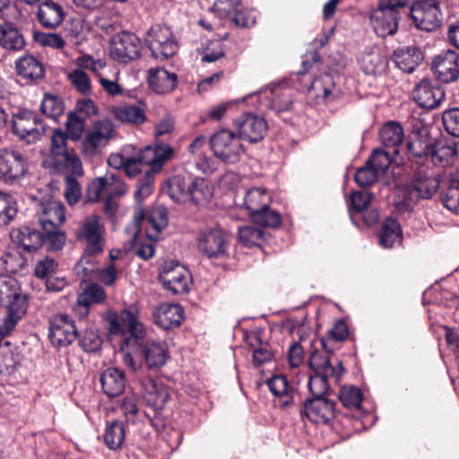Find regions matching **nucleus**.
<instances>
[{"label":"nucleus","instance_id":"obj_3","mask_svg":"<svg viewBox=\"0 0 459 459\" xmlns=\"http://www.w3.org/2000/svg\"><path fill=\"white\" fill-rule=\"evenodd\" d=\"M175 156V150L171 145H145L139 150L136 157L128 156L124 170L126 176L132 178L142 170V166L146 165L149 169L146 172L157 174L163 165Z\"/></svg>","mask_w":459,"mask_h":459},{"label":"nucleus","instance_id":"obj_17","mask_svg":"<svg viewBox=\"0 0 459 459\" xmlns=\"http://www.w3.org/2000/svg\"><path fill=\"white\" fill-rule=\"evenodd\" d=\"M413 156L430 160L437 166L446 167L456 157V145H404Z\"/></svg>","mask_w":459,"mask_h":459},{"label":"nucleus","instance_id":"obj_2","mask_svg":"<svg viewBox=\"0 0 459 459\" xmlns=\"http://www.w3.org/2000/svg\"><path fill=\"white\" fill-rule=\"evenodd\" d=\"M0 306L6 307L4 316L5 333H11L25 315L28 301L22 292L18 281L8 275H0Z\"/></svg>","mask_w":459,"mask_h":459},{"label":"nucleus","instance_id":"obj_49","mask_svg":"<svg viewBox=\"0 0 459 459\" xmlns=\"http://www.w3.org/2000/svg\"><path fill=\"white\" fill-rule=\"evenodd\" d=\"M164 191L176 203L184 202L188 197V186L180 176H175L169 179Z\"/></svg>","mask_w":459,"mask_h":459},{"label":"nucleus","instance_id":"obj_16","mask_svg":"<svg viewBox=\"0 0 459 459\" xmlns=\"http://www.w3.org/2000/svg\"><path fill=\"white\" fill-rule=\"evenodd\" d=\"M126 192V186L119 178L112 173L92 180L87 188V200L91 203L99 202L101 197H115Z\"/></svg>","mask_w":459,"mask_h":459},{"label":"nucleus","instance_id":"obj_5","mask_svg":"<svg viewBox=\"0 0 459 459\" xmlns=\"http://www.w3.org/2000/svg\"><path fill=\"white\" fill-rule=\"evenodd\" d=\"M105 227L101 218L91 214L79 223L75 230L78 241L85 244L84 254L96 255L103 252L105 246Z\"/></svg>","mask_w":459,"mask_h":459},{"label":"nucleus","instance_id":"obj_43","mask_svg":"<svg viewBox=\"0 0 459 459\" xmlns=\"http://www.w3.org/2000/svg\"><path fill=\"white\" fill-rule=\"evenodd\" d=\"M381 143H403L404 129L397 121L385 123L378 131Z\"/></svg>","mask_w":459,"mask_h":459},{"label":"nucleus","instance_id":"obj_53","mask_svg":"<svg viewBox=\"0 0 459 459\" xmlns=\"http://www.w3.org/2000/svg\"><path fill=\"white\" fill-rule=\"evenodd\" d=\"M339 400L348 409H359L363 400V394L358 387L343 386L340 390Z\"/></svg>","mask_w":459,"mask_h":459},{"label":"nucleus","instance_id":"obj_64","mask_svg":"<svg viewBox=\"0 0 459 459\" xmlns=\"http://www.w3.org/2000/svg\"><path fill=\"white\" fill-rule=\"evenodd\" d=\"M70 79L80 92L83 94L90 93L91 80L85 72L76 69L70 74Z\"/></svg>","mask_w":459,"mask_h":459},{"label":"nucleus","instance_id":"obj_14","mask_svg":"<svg viewBox=\"0 0 459 459\" xmlns=\"http://www.w3.org/2000/svg\"><path fill=\"white\" fill-rule=\"evenodd\" d=\"M78 337L74 322L65 314H56L49 320L48 338L55 347H65Z\"/></svg>","mask_w":459,"mask_h":459},{"label":"nucleus","instance_id":"obj_8","mask_svg":"<svg viewBox=\"0 0 459 459\" xmlns=\"http://www.w3.org/2000/svg\"><path fill=\"white\" fill-rule=\"evenodd\" d=\"M146 45L155 58H169L178 50V43L169 27L161 24L152 26L147 31Z\"/></svg>","mask_w":459,"mask_h":459},{"label":"nucleus","instance_id":"obj_30","mask_svg":"<svg viewBox=\"0 0 459 459\" xmlns=\"http://www.w3.org/2000/svg\"><path fill=\"white\" fill-rule=\"evenodd\" d=\"M63 6L53 1L46 0L41 3L37 12V18L45 28L54 29L60 25L65 18Z\"/></svg>","mask_w":459,"mask_h":459},{"label":"nucleus","instance_id":"obj_25","mask_svg":"<svg viewBox=\"0 0 459 459\" xmlns=\"http://www.w3.org/2000/svg\"><path fill=\"white\" fill-rule=\"evenodd\" d=\"M27 41L22 29L12 22L0 23V48L10 53H17L25 49Z\"/></svg>","mask_w":459,"mask_h":459},{"label":"nucleus","instance_id":"obj_34","mask_svg":"<svg viewBox=\"0 0 459 459\" xmlns=\"http://www.w3.org/2000/svg\"><path fill=\"white\" fill-rule=\"evenodd\" d=\"M116 134L114 124L110 119H100L93 123L82 143H98L101 141L115 140Z\"/></svg>","mask_w":459,"mask_h":459},{"label":"nucleus","instance_id":"obj_40","mask_svg":"<svg viewBox=\"0 0 459 459\" xmlns=\"http://www.w3.org/2000/svg\"><path fill=\"white\" fill-rule=\"evenodd\" d=\"M308 364L315 374L336 376V378L340 377L339 370L331 364L329 356L318 351H315L311 353Z\"/></svg>","mask_w":459,"mask_h":459},{"label":"nucleus","instance_id":"obj_10","mask_svg":"<svg viewBox=\"0 0 459 459\" xmlns=\"http://www.w3.org/2000/svg\"><path fill=\"white\" fill-rule=\"evenodd\" d=\"M45 168L56 171L69 170L76 176H82L83 169L80 158L67 148V145H50L49 153L42 161Z\"/></svg>","mask_w":459,"mask_h":459},{"label":"nucleus","instance_id":"obj_41","mask_svg":"<svg viewBox=\"0 0 459 459\" xmlns=\"http://www.w3.org/2000/svg\"><path fill=\"white\" fill-rule=\"evenodd\" d=\"M389 150L385 151L382 148L376 149L371 154L370 158L368 160V165H370L374 168L378 173L384 172L386 170L391 162L393 161V158L391 157V152L397 154L398 151L396 147L398 145H385ZM405 150H407L404 145H402Z\"/></svg>","mask_w":459,"mask_h":459},{"label":"nucleus","instance_id":"obj_38","mask_svg":"<svg viewBox=\"0 0 459 459\" xmlns=\"http://www.w3.org/2000/svg\"><path fill=\"white\" fill-rule=\"evenodd\" d=\"M126 438L125 423L116 420L106 426L104 433V443L110 450L121 448Z\"/></svg>","mask_w":459,"mask_h":459},{"label":"nucleus","instance_id":"obj_18","mask_svg":"<svg viewBox=\"0 0 459 459\" xmlns=\"http://www.w3.org/2000/svg\"><path fill=\"white\" fill-rule=\"evenodd\" d=\"M301 417L316 424H326L335 416V403L328 397L308 398L303 403Z\"/></svg>","mask_w":459,"mask_h":459},{"label":"nucleus","instance_id":"obj_51","mask_svg":"<svg viewBox=\"0 0 459 459\" xmlns=\"http://www.w3.org/2000/svg\"><path fill=\"white\" fill-rule=\"evenodd\" d=\"M336 376H325V374L313 373L307 382L311 398L327 397L329 392L328 379Z\"/></svg>","mask_w":459,"mask_h":459},{"label":"nucleus","instance_id":"obj_58","mask_svg":"<svg viewBox=\"0 0 459 459\" xmlns=\"http://www.w3.org/2000/svg\"><path fill=\"white\" fill-rule=\"evenodd\" d=\"M102 340L94 331H85L79 339V344L86 352H96L101 347Z\"/></svg>","mask_w":459,"mask_h":459},{"label":"nucleus","instance_id":"obj_28","mask_svg":"<svg viewBox=\"0 0 459 459\" xmlns=\"http://www.w3.org/2000/svg\"><path fill=\"white\" fill-rule=\"evenodd\" d=\"M184 318V309L178 304H161L153 312L154 323L169 330L180 325Z\"/></svg>","mask_w":459,"mask_h":459},{"label":"nucleus","instance_id":"obj_19","mask_svg":"<svg viewBox=\"0 0 459 459\" xmlns=\"http://www.w3.org/2000/svg\"><path fill=\"white\" fill-rule=\"evenodd\" d=\"M37 215L43 230L59 229L66 219L64 204L53 198H45L40 201Z\"/></svg>","mask_w":459,"mask_h":459},{"label":"nucleus","instance_id":"obj_47","mask_svg":"<svg viewBox=\"0 0 459 459\" xmlns=\"http://www.w3.org/2000/svg\"><path fill=\"white\" fill-rule=\"evenodd\" d=\"M213 195L212 188L203 178H195L188 185V196L196 204L208 202Z\"/></svg>","mask_w":459,"mask_h":459},{"label":"nucleus","instance_id":"obj_56","mask_svg":"<svg viewBox=\"0 0 459 459\" xmlns=\"http://www.w3.org/2000/svg\"><path fill=\"white\" fill-rule=\"evenodd\" d=\"M33 40L42 47H50L56 49L62 48L65 46L64 39L57 33L34 30Z\"/></svg>","mask_w":459,"mask_h":459},{"label":"nucleus","instance_id":"obj_45","mask_svg":"<svg viewBox=\"0 0 459 459\" xmlns=\"http://www.w3.org/2000/svg\"><path fill=\"white\" fill-rule=\"evenodd\" d=\"M238 238L247 247H260L265 240V232L257 226L247 225L238 229Z\"/></svg>","mask_w":459,"mask_h":459},{"label":"nucleus","instance_id":"obj_36","mask_svg":"<svg viewBox=\"0 0 459 459\" xmlns=\"http://www.w3.org/2000/svg\"><path fill=\"white\" fill-rule=\"evenodd\" d=\"M409 138L406 143L418 142L419 143H438L437 138H432L430 128L424 121L418 117H411L407 122Z\"/></svg>","mask_w":459,"mask_h":459},{"label":"nucleus","instance_id":"obj_50","mask_svg":"<svg viewBox=\"0 0 459 459\" xmlns=\"http://www.w3.org/2000/svg\"><path fill=\"white\" fill-rule=\"evenodd\" d=\"M250 219L253 223L260 227L277 228L281 224L280 213L272 210L270 205L255 212Z\"/></svg>","mask_w":459,"mask_h":459},{"label":"nucleus","instance_id":"obj_22","mask_svg":"<svg viewBox=\"0 0 459 459\" xmlns=\"http://www.w3.org/2000/svg\"><path fill=\"white\" fill-rule=\"evenodd\" d=\"M39 118L35 112L27 109L20 110L13 117L12 131L20 140H24L26 136H31L32 140H37L39 135Z\"/></svg>","mask_w":459,"mask_h":459},{"label":"nucleus","instance_id":"obj_60","mask_svg":"<svg viewBox=\"0 0 459 459\" xmlns=\"http://www.w3.org/2000/svg\"><path fill=\"white\" fill-rule=\"evenodd\" d=\"M378 172L370 165H366L359 168L354 177L356 183L364 187L374 184L377 179Z\"/></svg>","mask_w":459,"mask_h":459},{"label":"nucleus","instance_id":"obj_54","mask_svg":"<svg viewBox=\"0 0 459 459\" xmlns=\"http://www.w3.org/2000/svg\"><path fill=\"white\" fill-rule=\"evenodd\" d=\"M17 213L16 203L13 198L0 192V225H7Z\"/></svg>","mask_w":459,"mask_h":459},{"label":"nucleus","instance_id":"obj_33","mask_svg":"<svg viewBox=\"0 0 459 459\" xmlns=\"http://www.w3.org/2000/svg\"><path fill=\"white\" fill-rule=\"evenodd\" d=\"M143 397L156 410L162 409L167 403L169 394L166 386L159 381L148 379L143 383Z\"/></svg>","mask_w":459,"mask_h":459},{"label":"nucleus","instance_id":"obj_1","mask_svg":"<svg viewBox=\"0 0 459 459\" xmlns=\"http://www.w3.org/2000/svg\"><path fill=\"white\" fill-rule=\"evenodd\" d=\"M108 331L112 334L129 336L123 342L120 353L124 364L134 372L141 368L143 363L149 369L160 368L169 359L167 344L161 341L147 339L143 325L138 321V311L130 307L120 312L119 317L112 314L108 318Z\"/></svg>","mask_w":459,"mask_h":459},{"label":"nucleus","instance_id":"obj_42","mask_svg":"<svg viewBox=\"0 0 459 459\" xmlns=\"http://www.w3.org/2000/svg\"><path fill=\"white\" fill-rule=\"evenodd\" d=\"M311 89L316 96L323 97L325 101H332L336 97V85L333 78L329 74H325L316 78L311 84Z\"/></svg>","mask_w":459,"mask_h":459},{"label":"nucleus","instance_id":"obj_52","mask_svg":"<svg viewBox=\"0 0 459 459\" xmlns=\"http://www.w3.org/2000/svg\"><path fill=\"white\" fill-rule=\"evenodd\" d=\"M40 110L48 117L57 120L65 111V104L61 98L56 95L46 94L41 105Z\"/></svg>","mask_w":459,"mask_h":459},{"label":"nucleus","instance_id":"obj_61","mask_svg":"<svg viewBox=\"0 0 459 459\" xmlns=\"http://www.w3.org/2000/svg\"><path fill=\"white\" fill-rule=\"evenodd\" d=\"M372 198V194L368 192H352L350 195L349 206L352 211L360 212L369 205Z\"/></svg>","mask_w":459,"mask_h":459},{"label":"nucleus","instance_id":"obj_9","mask_svg":"<svg viewBox=\"0 0 459 459\" xmlns=\"http://www.w3.org/2000/svg\"><path fill=\"white\" fill-rule=\"evenodd\" d=\"M163 287L174 294H183L189 290L191 274L181 264L165 261L159 273Z\"/></svg>","mask_w":459,"mask_h":459},{"label":"nucleus","instance_id":"obj_29","mask_svg":"<svg viewBox=\"0 0 459 459\" xmlns=\"http://www.w3.org/2000/svg\"><path fill=\"white\" fill-rule=\"evenodd\" d=\"M100 383L104 394L108 397L122 394L126 386V379L123 370L108 368L101 373Z\"/></svg>","mask_w":459,"mask_h":459},{"label":"nucleus","instance_id":"obj_32","mask_svg":"<svg viewBox=\"0 0 459 459\" xmlns=\"http://www.w3.org/2000/svg\"><path fill=\"white\" fill-rule=\"evenodd\" d=\"M11 237L15 243L29 252L38 250L45 241L43 234L30 227H22L13 230Z\"/></svg>","mask_w":459,"mask_h":459},{"label":"nucleus","instance_id":"obj_48","mask_svg":"<svg viewBox=\"0 0 459 459\" xmlns=\"http://www.w3.org/2000/svg\"><path fill=\"white\" fill-rule=\"evenodd\" d=\"M443 205L449 211L459 213V178L452 176L446 190L441 195Z\"/></svg>","mask_w":459,"mask_h":459},{"label":"nucleus","instance_id":"obj_7","mask_svg":"<svg viewBox=\"0 0 459 459\" xmlns=\"http://www.w3.org/2000/svg\"><path fill=\"white\" fill-rule=\"evenodd\" d=\"M110 56L122 64H128L141 56L143 44L134 33L123 30L110 39Z\"/></svg>","mask_w":459,"mask_h":459},{"label":"nucleus","instance_id":"obj_55","mask_svg":"<svg viewBox=\"0 0 459 459\" xmlns=\"http://www.w3.org/2000/svg\"><path fill=\"white\" fill-rule=\"evenodd\" d=\"M362 69L366 74L377 75L385 70V62L378 53H368L362 57Z\"/></svg>","mask_w":459,"mask_h":459},{"label":"nucleus","instance_id":"obj_4","mask_svg":"<svg viewBox=\"0 0 459 459\" xmlns=\"http://www.w3.org/2000/svg\"><path fill=\"white\" fill-rule=\"evenodd\" d=\"M407 13L408 9L403 7L400 0H379L377 8L370 14L369 21L376 34L385 38L396 33L402 15Z\"/></svg>","mask_w":459,"mask_h":459},{"label":"nucleus","instance_id":"obj_23","mask_svg":"<svg viewBox=\"0 0 459 459\" xmlns=\"http://www.w3.org/2000/svg\"><path fill=\"white\" fill-rule=\"evenodd\" d=\"M146 223L147 227L160 232L168 225V213L164 207L158 206L148 212L143 207L137 206L134 214V224L136 231L140 230L141 224ZM149 231V228H147Z\"/></svg>","mask_w":459,"mask_h":459},{"label":"nucleus","instance_id":"obj_12","mask_svg":"<svg viewBox=\"0 0 459 459\" xmlns=\"http://www.w3.org/2000/svg\"><path fill=\"white\" fill-rule=\"evenodd\" d=\"M28 173L23 156L8 148L0 150V178L8 184L19 182Z\"/></svg>","mask_w":459,"mask_h":459},{"label":"nucleus","instance_id":"obj_6","mask_svg":"<svg viewBox=\"0 0 459 459\" xmlns=\"http://www.w3.org/2000/svg\"><path fill=\"white\" fill-rule=\"evenodd\" d=\"M407 14H410L414 26L420 30L433 31L442 24L443 15L436 0L411 3Z\"/></svg>","mask_w":459,"mask_h":459},{"label":"nucleus","instance_id":"obj_39","mask_svg":"<svg viewBox=\"0 0 459 459\" xmlns=\"http://www.w3.org/2000/svg\"><path fill=\"white\" fill-rule=\"evenodd\" d=\"M113 114L117 119L134 125H142L146 120L144 109L135 105L115 107Z\"/></svg>","mask_w":459,"mask_h":459},{"label":"nucleus","instance_id":"obj_26","mask_svg":"<svg viewBox=\"0 0 459 459\" xmlns=\"http://www.w3.org/2000/svg\"><path fill=\"white\" fill-rule=\"evenodd\" d=\"M391 59L402 72L411 74L421 64L423 54L417 46H406L395 49Z\"/></svg>","mask_w":459,"mask_h":459},{"label":"nucleus","instance_id":"obj_15","mask_svg":"<svg viewBox=\"0 0 459 459\" xmlns=\"http://www.w3.org/2000/svg\"><path fill=\"white\" fill-rule=\"evenodd\" d=\"M413 100L421 108L433 109L445 100L446 93L442 86L429 78H423L411 91Z\"/></svg>","mask_w":459,"mask_h":459},{"label":"nucleus","instance_id":"obj_57","mask_svg":"<svg viewBox=\"0 0 459 459\" xmlns=\"http://www.w3.org/2000/svg\"><path fill=\"white\" fill-rule=\"evenodd\" d=\"M78 297L81 298V301L88 302L91 306L103 302L106 299V293L101 286L93 283L87 286Z\"/></svg>","mask_w":459,"mask_h":459},{"label":"nucleus","instance_id":"obj_11","mask_svg":"<svg viewBox=\"0 0 459 459\" xmlns=\"http://www.w3.org/2000/svg\"><path fill=\"white\" fill-rule=\"evenodd\" d=\"M196 246L200 253L209 259L220 258L226 254L228 240L225 232L217 227L206 228L199 231Z\"/></svg>","mask_w":459,"mask_h":459},{"label":"nucleus","instance_id":"obj_13","mask_svg":"<svg viewBox=\"0 0 459 459\" xmlns=\"http://www.w3.org/2000/svg\"><path fill=\"white\" fill-rule=\"evenodd\" d=\"M435 78L442 83H452L459 79V54L452 49L442 51L431 63Z\"/></svg>","mask_w":459,"mask_h":459},{"label":"nucleus","instance_id":"obj_27","mask_svg":"<svg viewBox=\"0 0 459 459\" xmlns=\"http://www.w3.org/2000/svg\"><path fill=\"white\" fill-rule=\"evenodd\" d=\"M178 74L169 72L163 67L148 70L149 87L157 94L172 92L178 86Z\"/></svg>","mask_w":459,"mask_h":459},{"label":"nucleus","instance_id":"obj_37","mask_svg":"<svg viewBox=\"0 0 459 459\" xmlns=\"http://www.w3.org/2000/svg\"><path fill=\"white\" fill-rule=\"evenodd\" d=\"M270 391L280 399L281 406L287 407L293 403L294 389L290 386L285 376L276 375L268 381Z\"/></svg>","mask_w":459,"mask_h":459},{"label":"nucleus","instance_id":"obj_59","mask_svg":"<svg viewBox=\"0 0 459 459\" xmlns=\"http://www.w3.org/2000/svg\"><path fill=\"white\" fill-rule=\"evenodd\" d=\"M442 118L446 132L459 138V108H452L445 111Z\"/></svg>","mask_w":459,"mask_h":459},{"label":"nucleus","instance_id":"obj_21","mask_svg":"<svg viewBox=\"0 0 459 459\" xmlns=\"http://www.w3.org/2000/svg\"><path fill=\"white\" fill-rule=\"evenodd\" d=\"M427 189L418 188V192L411 182V184L399 186L395 192L394 204L399 210L410 211L417 204L420 198L429 199L435 190L436 182H429Z\"/></svg>","mask_w":459,"mask_h":459},{"label":"nucleus","instance_id":"obj_46","mask_svg":"<svg viewBox=\"0 0 459 459\" xmlns=\"http://www.w3.org/2000/svg\"><path fill=\"white\" fill-rule=\"evenodd\" d=\"M209 150L224 163L238 162L244 152L242 145H209Z\"/></svg>","mask_w":459,"mask_h":459},{"label":"nucleus","instance_id":"obj_44","mask_svg":"<svg viewBox=\"0 0 459 459\" xmlns=\"http://www.w3.org/2000/svg\"><path fill=\"white\" fill-rule=\"evenodd\" d=\"M402 236V230L399 223L388 218L385 221L379 234L380 245L385 248L393 247L394 243L399 242Z\"/></svg>","mask_w":459,"mask_h":459},{"label":"nucleus","instance_id":"obj_20","mask_svg":"<svg viewBox=\"0 0 459 459\" xmlns=\"http://www.w3.org/2000/svg\"><path fill=\"white\" fill-rule=\"evenodd\" d=\"M267 122L261 117L252 113L243 114L236 121L238 139L255 143L264 139L267 131Z\"/></svg>","mask_w":459,"mask_h":459},{"label":"nucleus","instance_id":"obj_35","mask_svg":"<svg viewBox=\"0 0 459 459\" xmlns=\"http://www.w3.org/2000/svg\"><path fill=\"white\" fill-rule=\"evenodd\" d=\"M271 202L272 196L265 188L254 187L247 192L244 205L251 218L255 212L270 205Z\"/></svg>","mask_w":459,"mask_h":459},{"label":"nucleus","instance_id":"obj_31","mask_svg":"<svg viewBox=\"0 0 459 459\" xmlns=\"http://www.w3.org/2000/svg\"><path fill=\"white\" fill-rule=\"evenodd\" d=\"M17 74L29 82L43 78L45 70L42 63L32 55H25L15 62Z\"/></svg>","mask_w":459,"mask_h":459},{"label":"nucleus","instance_id":"obj_24","mask_svg":"<svg viewBox=\"0 0 459 459\" xmlns=\"http://www.w3.org/2000/svg\"><path fill=\"white\" fill-rule=\"evenodd\" d=\"M85 117L76 114V112H68L65 121V129H55L52 134L51 143H57L61 141L65 143L67 140L77 142L81 139L85 128Z\"/></svg>","mask_w":459,"mask_h":459},{"label":"nucleus","instance_id":"obj_62","mask_svg":"<svg viewBox=\"0 0 459 459\" xmlns=\"http://www.w3.org/2000/svg\"><path fill=\"white\" fill-rule=\"evenodd\" d=\"M65 197L70 205H74L78 203L82 196V191L79 182L73 177L67 176L65 178Z\"/></svg>","mask_w":459,"mask_h":459},{"label":"nucleus","instance_id":"obj_63","mask_svg":"<svg viewBox=\"0 0 459 459\" xmlns=\"http://www.w3.org/2000/svg\"><path fill=\"white\" fill-rule=\"evenodd\" d=\"M67 37L71 43L80 45L86 40V33L83 30L82 22L80 20L73 21L66 28Z\"/></svg>","mask_w":459,"mask_h":459}]
</instances>
